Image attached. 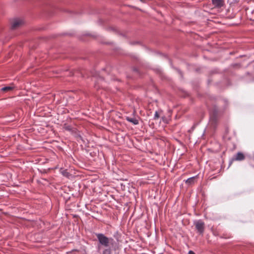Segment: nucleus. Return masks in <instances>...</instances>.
<instances>
[{
	"instance_id": "obj_11",
	"label": "nucleus",
	"mask_w": 254,
	"mask_h": 254,
	"mask_svg": "<svg viewBox=\"0 0 254 254\" xmlns=\"http://www.w3.org/2000/svg\"><path fill=\"white\" fill-rule=\"evenodd\" d=\"M159 117V114L157 112H156L154 115V119H157Z\"/></svg>"
},
{
	"instance_id": "obj_1",
	"label": "nucleus",
	"mask_w": 254,
	"mask_h": 254,
	"mask_svg": "<svg viewBox=\"0 0 254 254\" xmlns=\"http://www.w3.org/2000/svg\"><path fill=\"white\" fill-rule=\"evenodd\" d=\"M24 24V21L23 19L16 18L11 21V28L13 30L17 29L22 27Z\"/></svg>"
},
{
	"instance_id": "obj_7",
	"label": "nucleus",
	"mask_w": 254,
	"mask_h": 254,
	"mask_svg": "<svg viewBox=\"0 0 254 254\" xmlns=\"http://www.w3.org/2000/svg\"><path fill=\"white\" fill-rule=\"evenodd\" d=\"M127 120L128 122L132 123L134 125H137L138 124V121L135 118L127 117Z\"/></svg>"
},
{
	"instance_id": "obj_2",
	"label": "nucleus",
	"mask_w": 254,
	"mask_h": 254,
	"mask_svg": "<svg viewBox=\"0 0 254 254\" xmlns=\"http://www.w3.org/2000/svg\"><path fill=\"white\" fill-rule=\"evenodd\" d=\"M97 237L100 243L102 245H103L105 247L109 246V245L110 243L111 239L105 237L104 235H103L102 234H97Z\"/></svg>"
},
{
	"instance_id": "obj_6",
	"label": "nucleus",
	"mask_w": 254,
	"mask_h": 254,
	"mask_svg": "<svg viewBox=\"0 0 254 254\" xmlns=\"http://www.w3.org/2000/svg\"><path fill=\"white\" fill-rule=\"evenodd\" d=\"M14 88V86L13 85H10L8 86H6L1 88V90L4 92H8L12 90Z\"/></svg>"
},
{
	"instance_id": "obj_9",
	"label": "nucleus",
	"mask_w": 254,
	"mask_h": 254,
	"mask_svg": "<svg viewBox=\"0 0 254 254\" xmlns=\"http://www.w3.org/2000/svg\"><path fill=\"white\" fill-rule=\"evenodd\" d=\"M102 254H111V250L110 249H105Z\"/></svg>"
},
{
	"instance_id": "obj_12",
	"label": "nucleus",
	"mask_w": 254,
	"mask_h": 254,
	"mask_svg": "<svg viewBox=\"0 0 254 254\" xmlns=\"http://www.w3.org/2000/svg\"><path fill=\"white\" fill-rule=\"evenodd\" d=\"M189 254H195L192 251H190Z\"/></svg>"
},
{
	"instance_id": "obj_8",
	"label": "nucleus",
	"mask_w": 254,
	"mask_h": 254,
	"mask_svg": "<svg viewBox=\"0 0 254 254\" xmlns=\"http://www.w3.org/2000/svg\"><path fill=\"white\" fill-rule=\"evenodd\" d=\"M195 179V177H194L189 178L187 180H186V183L189 184H191L194 183Z\"/></svg>"
},
{
	"instance_id": "obj_5",
	"label": "nucleus",
	"mask_w": 254,
	"mask_h": 254,
	"mask_svg": "<svg viewBox=\"0 0 254 254\" xmlns=\"http://www.w3.org/2000/svg\"><path fill=\"white\" fill-rule=\"evenodd\" d=\"M244 159H245L244 155L241 152H238L236 154V155L235 156V159L237 161L243 160Z\"/></svg>"
},
{
	"instance_id": "obj_4",
	"label": "nucleus",
	"mask_w": 254,
	"mask_h": 254,
	"mask_svg": "<svg viewBox=\"0 0 254 254\" xmlns=\"http://www.w3.org/2000/svg\"><path fill=\"white\" fill-rule=\"evenodd\" d=\"M213 4L217 7H221L224 5V1L222 0H212Z\"/></svg>"
},
{
	"instance_id": "obj_10",
	"label": "nucleus",
	"mask_w": 254,
	"mask_h": 254,
	"mask_svg": "<svg viewBox=\"0 0 254 254\" xmlns=\"http://www.w3.org/2000/svg\"><path fill=\"white\" fill-rule=\"evenodd\" d=\"M63 175L64 176L67 177L68 175V173L66 170H64L62 172Z\"/></svg>"
},
{
	"instance_id": "obj_3",
	"label": "nucleus",
	"mask_w": 254,
	"mask_h": 254,
	"mask_svg": "<svg viewBox=\"0 0 254 254\" xmlns=\"http://www.w3.org/2000/svg\"><path fill=\"white\" fill-rule=\"evenodd\" d=\"M194 224L198 232L202 233L204 230V223L200 220L194 222Z\"/></svg>"
}]
</instances>
